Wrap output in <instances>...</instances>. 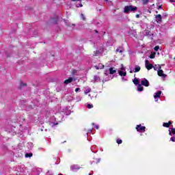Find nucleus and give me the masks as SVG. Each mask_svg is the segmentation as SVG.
I'll use <instances>...</instances> for the list:
<instances>
[{"label":"nucleus","instance_id":"1","mask_svg":"<svg viewBox=\"0 0 175 175\" xmlns=\"http://www.w3.org/2000/svg\"><path fill=\"white\" fill-rule=\"evenodd\" d=\"M137 10V7L133 5H126L124 7V12L125 13H129V12H136Z\"/></svg>","mask_w":175,"mask_h":175},{"label":"nucleus","instance_id":"2","mask_svg":"<svg viewBox=\"0 0 175 175\" xmlns=\"http://www.w3.org/2000/svg\"><path fill=\"white\" fill-rule=\"evenodd\" d=\"M137 132H146V126H142V124H138L136 126Z\"/></svg>","mask_w":175,"mask_h":175},{"label":"nucleus","instance_id":"3","mask_svg":"<svg viewBox=\"0 0 175 175\" xmlns=\"http://www.w3.org/2000/svg\"><path fill=\"white\" fill-rule=\"evenodd\" d=\"M141 85H144V87H149L150 86V82H148V80H147L146 78H144L141 81Z\"/></svg>","mask_w":175,"mask_h":175},{"label":"nucleus","instance_id":"4","mask_svg":"<svg viewBox=\"0 0 175 175\" xmlns=\"http://www.w3.org/2000/svg\"><path fill=\"white\" fill-rule=\"evenodd\" d=\"M157 75L158 76H159V77H163L164 79H165V77H167V75H166V74H163V70H159L157 71Z\"/></svg>","mask_w":175,"mask_h":175},{"label":"nucleus","instance_id":"5","mask_svg":"<svg viewBox=\"0 0 175 175\" xmlns=\"http://www.w3.org/2000/svg\"><path fill=\"white\" fill-rule=\"evenodd\" d=\"M155 21L159 24H161L162 23V16L161 14L155 15Z\"/></svg>","mask_w":175,"mask_h":175},{"label":"nucleus","instance_id":"6","mask_svg":"<svg viewBox=\"0 0 175 175\" xmlns=\"http://www.w3.org/2000/svg\"><path fill=\"white\" fill-rule=\"evenodd\" d=\"M162 94V91H158L155 93L154 95V99H157V98H161V95Z\"/></svg>","mask_w":175,"mask_h":175},{"label":"nucleus","instance_id":"7","mask_svg":"<svg viewBox=\"0 0 175 175\" xmlns=\"http://www.w3.org/2000/svg\"><path fill=\"white\" fill-rule=\"evenodd\" d=\"M170 125H172V121H169L168 122H164L163 124V126H164V128H170Z\"/></svg>","mask_w":175,"mask_h":175},{"label":"nucleus","instance_id":"8","mask_svg":"<svg viewBox=\"0 0 175 175\" xmlns=\"http://www.w3.org/2000/svg\"><path fill=\"white\" fill-rule=\"evenodd\" d=\"M94 67L96 68V69H97V70H98V69H104L105 65L102 64H98L97 66H95Z\"/></svg>","mask_w":175,"mask_h":175},{"label":"nucleus","instance_id":"9","mask_svg":"<svg viewBox=\"0 0 175 175\" xmlns=\"http://www.w3.org/2000/svg\"><path fill=\"white\" fill-rule=\"evenodd\" d=\"M72 81H73V78L70 77L68 79H66L64 81V84H66V85L70 84V83H72Z\"/></svg>","mask_w":175,"mask_h":175},{"label":"nucleus","instance_id":"10","mask_svg":"<svg viewBox=\"0 0 175 175\" xmlns=\"http://www.w3.org/2000/svg\"><path fill=\"white\" fill-rule=\"evenodd\" d=\"M79 169H80V167L77 165H75L71 167V170H72V172H75V170H79Z\"/></svg>","mask_w":175,"mask_h":175},{"label":"nucleus","instance_id":"11","mask_svg":"<svg viewBox=\"0 0 175 175\" xmlns=\"http://www.w3.org/2000/svg\"><path fill=\"white\" fill-rule=\"evenodd\" d=\"M146 36L150 38V39H152V36H154V34L152 33L150 31H148L146 33Z\"/></svg>","mask_w":175,"mask_h":175},{"label":"nucleus","instance_id":"12","mask_svg":"<svg viewBox=\"0 0 175 175\" xmlns=\"http://www.w3.org/2000/svg\"><path fill=\"white\" fill-rule=\"evenodd\" d=\"M146 68L148 70H151V69L154 68V66L152 65V64H149L146 66Z\"/></svg>","mask_w":175,"mask_h":175},{"label":"nucleus","instance_id":"13","mask_svg":"<svg viewBox=\"0 0 175 175\" xmlns=\"http://www.w3.org/2000/svg\"><path fill=\"white\" fill-rule=\"evenodd\" d=\"M140 66H135V68H134V73H137V72H140Z\"/></svg>","mask_w":175,"mask_h":175},{"label":"nucleus","instance_id":"14","mask_svg":"<svg viewBox=\"0 0 175 175\" xmlns=\"http://www.w3.org/2000/svg\"><path fill=\"white\" fill-rule=\"evenodd\" d=\"M144 90V88L142 86V84H138L137 85V91L142 92Z\"/></svg>","mask_w":175,"mask_h":175},{"label":"nucleus","instance_id":"15","mask_svg":"<svg viewBox=\"0 0 175 175\" xmlns=\"http://www.w3.org/2000/svg\"><path fill=\"white\" fill-rule=\"evenodd\" d=\"M117 70H113V68H109V75H114V73H116Z\"/></svg>","mask_w":175,"mask_h":175},{"label":"nucleus","instance_id":"16","mask_svg":"<svg viewBox=\"0 0 175 175\" xmlns=\"http://www.w3.org/2000/svg\"><path fill=\"white\" fill-rule=\"evenodd\" d=\"M133 83H134V84H135V85H139V79H134V80L133 81Z\"/></svg>","mask_w":175,"mask_h":175},{"label":"nucleus","instance_id":"17","mask_svg":"<svg viewBox=\"0 0 175 175\" xmlns=\"http://www.w3.org/2000/svg\"><path fill=\"white\" fill-rule=\"evenodd\" d=\"M119 75L120 76H126V72H124V71H119Z\"/></svg>","mask_w":175,"mask_h":175},{"label":"nucleus","instance_id":"18","mask_svg":"<svg viewBox=\"0 0 175 175\" xmlns=\"http://www.w3.org/2000/svg\"><path fill=\"white\" fill-rule=\"evenodd\" d=\"M33 154L32 153H26L25 158H31Z\"/></svg>","mask_w":175,"mask_h":175},{"label":"nucleus","instance_id":"19","mask_svg":"<svg viewBox=\"0 0 175 175\" xmlns=\"http://www.w3.org/2000/svg\"><path fill=\"white\" fill-rule=\"evenodd\" d=\"M21 87H27V83L21 82V85H20V88H19L20 90H21Z\"/></svg>","mask_w":175,"mask_h":175},{"label":"nucleus","instance_id":"20","mask_svg":"<svg viewBox=\"0 0 175 175\" xmlns=\"http://www.w3.org/2000/svg\"><path fill=\"white\" fill-rule=\"evenodd\" d=\"M143 5H147L150 0H142Z\"/></svg>","mask_w":175,"mask_h":175},{"label":"nucleus","instance_id":"21","mask_svg":"<svg viewBox=\"0 0 175 175\" xmlns=\"http://www.w3.org/2000/svg\"><path fill=\"white\" fill-rule=\"evenodd\" d=\"M81 18L83 21H85V16H84L83 14H81Z\"/></svg>","mask_w":175,"mask_h":175},{"label":"nucleus","instance_id":"22","mask_svg":"<svg viewBox=\"0 0 175 175\" xmlns=\"http://www.w3.org/2000/svg\"><path fill=\"white\" fill-rule=\"evenodd\" d=\"M150 58L151 59H154V58H155V53H152L150 55Z\"/></svg>","mask_w":175,"mask_h":175},{"label":"nucleus","instance_id":"23","mask_svg":"<svg viewBox=\"0 0 175 175\" xmlns=\"http://www.w3.org/2000/svg\"><path fill=\"white\" fill-rule=\"evenodd\" d=\"M94 105L92 104H88V109H92Z\"/></svg>","mask_w":175,"mask_h":175},{"label":"nucleus","instance_id":"24","mask_svg":"<svg viewBox=\"0 0 175 175\" xmlns=\"http://www.w3.org/2000/svg\"><path fill=\"white\" fill-rule=\"evenodd\" d=\"M171 131V133L173 134V135H175V129L174 128H172L170 129Z\"/></svg>","mask_w":175,"mask_h":175},{"label":"nucleus","instance_id":"25","mask_svg":"<svg viewBox=\"0 0 175 175\" xmlns=\"http://www.w3.org/2000/svg\"><path fill=\"white\" fill-rule=\"evenodd\" d=\"M116 143H118V144H122V139H117Z\"/></svg>","mask_w":175,"mask_h":175},{"label":"nucleus","instance_id":"26","mask_svg":"<svg viewBox=\"0 0 175 175\" xmlns=\"http://www.w3.org/2000/svg\"><path fill=\"white\" fill-rule=\"evenodd\" d=\"M154 51H158V50H159V46L157 45V46H154Z\"/></svg>","mask_w":175,"mask_h":175},{"label":"nucleus","instance_id":"27","mask_svg":"<svg viewBox=\"0 0 175 175\" xmlns=\"http://www.w3.org/2000/svg\"><path fill=\"white\" fill-rule=\"evenodd\" d=\"M99 79V77H98L97 75H94V80L95 81H97V80Z\"/></svg>","mask_w":175,"mask_h":175},{"label":"nucleus","instance_id":"28","mask_svg":"<svg viewBox=\"0 0 175 175\" xmlns=\"http://www.w3.org/2000/svg\"><path fill=\"white\" fill-rule=\"evenodd\" d=\"M90 92H91V90L87 89V90H85V94L87 95V94H88V93Z\"/></svg>","mask_w":175,"mask_h":175},{"label":"nucleus","instance_id":"29","mask_svg":"<svg viewBox=\"0 0 175 175\" xmlns=\"http://www.w3.org/2000/svg\"><path fill=\"white\" fill-rule=\"evenodd\" d=\"M171 142H175V136L170 138Z\"/></svg>","mask_w":175,"mask_h":175},{"label":"nucleus","instance_id":"30","mask_svg":"<svg viewBox=\"0 0 175 175\" xmlns=\"http://www.w3.org/2000/svg\"><path fill=\"white\" fill-rule=\"evenodd\" d=\"M77 8H83V4L80 3L79 5H77Z\"/></svg>","mask_w":175,"mask_h":175},{"label":"nucleus","instance_id":"31","mask_svg":"<svg viewBox=\"0 0 175 175\" xmlns=\"http://www.w3.org/2000/svg\"><path fill=\"white\" fill-rule=\"evenodd\" d=\"M145 63H146V65H150V62L148 60H146Z\"/></svg>","mask_w":175,"mask_h":175},{"label":"nucleus","instance_id":"32","mask_svg":"<svg viewBox=\"0 0 175 175\" xmlns=\"http://www.w3.org/2000/svg\"><path fill=\"white\" fill-rule=\"evenodd\" d=\"M135 17H136V18H140V15L139 14H137L135 15Z\"/></svg>","mask_w":175,"mask_h":175},{"label":"nucleus","instance_id":"33","mask_svg":"<svg viewBox=\"0 0 175 175\" xmlns=\"http://www.w3.org/2000/svg\"><path fill=\"white\" fill-rule=\"evenodd\" d=\"M80 91V88H77L75 89V92H79Z\"/></svg>","mask_w":175,"mask_h":175},{"label":"nucleus","instance_id":"34","mask_svg":"<svg viewBox=\"0 0 175 175\" xmlns=\"http://www.w3.org/2000/svg\"><path fill=\"white\" fill-rule=\"evenodd\" d=\"M169 135H170V136H172V135H173L172 131H170V129H169Z\"/></svg>","mask_w":175,"mask_h":175},{"label":"nucleus","instance_id":"35","mask_svg":"<svg viewBox=\"0 0 175 175\" xmlns=\"http://www.w3.org/2000/svg\"><path fill=\"white\" fill-rule=\"evenodd\" d=\"M77 71L76 70H72V75H75V73L77 72Z\"/></svg>","mask_w":175,"mask_h":175},{"label":"nucleus","instance_id":"36","mask_svg":"<svg viewBox=\"0 0 175 175\" xmlns=\"http://www.w3.org/2000/svg\"><path fill=\"white\" fill-rule=\"evenodd\" d=\"M72 2H76V1H78L79 2H81V0H71Z\"/></svg>","mask_w":175,"mask_h":175},{"label":"nucleus","instance_id":"37","mask_svg":"<svg viewBox=\"0 0 175 175\" xmlns=\"http://www.w3.org/2000/svg\"><path fill=\"white\" fill-rule=\"evenodd\" d=\"M116 51H117V52L119 51V53H122V51H121V50L120 51V49H116Z\"/></svg>","mask_w":175,"mask_h":175},{"label":"nucleus","instance_id":"38","mask_svg":"<svg viewBox=\"0 0 175 175\" xmlns=\"http://www.w3.org/2000/svg\"><path fill=\"white\" fill-rule=\"evenodd\" d=\"M158 69L159 70H161V69H162V67L161 66H159Z\"/></svg>","mask_w":175,"mask_h":175},{"label":"nucleus","instance_id":"39","mask_svg":"<svg viewBox=\"0 0 175 175\" xmlns=\"http://www.w3.org/2000/svg\"><path fill=\"white\" fill-rule=\"evenodd\" d=\"M158 9H162V5H159Z\"/></svg>","mask_w":175,"mask_h":175},{"label":"nucleus","instance_id":"40","mask_svg":"<svg viewBox=\"0 0 175 175\" xmlns=\"http://www.w3.org/2000/svg\"><path fill=\"white\" fill-rule=\"evenodd\" d=\"M170 2H175V0H170Z\"/></svg>","mask_w":175,"mask_h":175},{"label":"nucleus","instance_id":"41","mask_svg":"<svg viewBox=\"0 0 175 175\" xmlns=\"http://www.w3.org/2000/svg\"><path fill=\"white\" fill-rule=\"evenodd\" d=\"M96 129H99V126H96Z\"/></svg>","mask_w":175,"mask_h":175},{"label":"nucleus","instance_id":"42","mask_svg":"<svg viewBox=\"0 0 175 175\" xmlns=\"http://www.w3.org/2000/svg\"><path fill=\"white\" fill-rule=\"evenodd\" d=\"M96 33H98V30H94Z\"/></svg>","mask_w":175,"mask_h":175},{"label":"nucleus","instance_id":"43","mask_svg":"<svg viewBox=\"0 0 175 175\" xmlns=\"http://www.w3.org/2000/svg\"><path fill=\"white\" fill-rule=\"evenodd\" d=\"M105 2H109V0H104Z\"/></svg>","mask_w":175,"mask_h":175},{"label":"nucleus","instance_id":"44","mask_svg":"<svg viewBox=\"0 0 175 175\" xmlns=\"http://www.w3.org/2000/svg\"><path fill=\"white\" fill-rule=\"evenodd\" d=\"M121 69H122V70H124V67H122V68H121Z\"/></svg>","mask_w":175,"mask_h":175},{"label":"nucleus","instance_id":"45","mask_svg":"<svg viewBox=\"0 0 175 175\" xmlns=\"http://www.w3.org/2000/svg\"><path fill=\"white\" fill-rule=\"evenodd\" d=\"M155 70H157V68L155 67H153Z\"/></svg>","mask_w":175,"mask_h":175},{"label":"nucleus","instance_id":"46","mask_svg":"<svg viewBox=\"0 0 175 175\" xmlns=\"http://www.w3.org/2000/svg\"><path fill=\"white\" fill-rule=\"evenodd\" d=\"M130 73H133V71H130Z\"/></svg>","mask_w":175,"mask_h":175},{"label":"nucleus","instance_id":"47","mask_svg":"<svg viewBox=\"0 0 175 175\" xmlns=\"http://www.w3.org/2000/svg\"><path fill=\"white\" fill-rule=\"evenodd\" d=\"M94 57H96V53H95Z\"/></svg>","mask_w":175,"mask_h":175},{"label":"nucleus","instance_id":"48","mask_svg":"<svg viewBox=\"0 0 175 175\" xmlns=\"http://www.w3.org/2000/svg\"><path fill=\"white\" fill-rule=\"evenodd\" d=\"M156 13L158 14V11H156Z\"/></svg>","mask_w":175,"mask_h":175},{"label":"nucleus","instance_id":"49","mask_svg":"<svg viewBox=\"0 0 175 175\" xmlns=\"http://www.w3.org/2000/svg\"><path fill=\"white\" fill-rule=\"evenodd\" d=\"M72 25L75 27V24H72Z\"/></svg>","mask_w":175,"mask_h":175},{"label":"nucleus","instance_id":"50","mask_svg":"<svg viewBox=\"0 0 175 175\" xmlns=\"http://www.w3.org/2000/svg\"><path fill=\"white\" fill-rule=\"evenodd\" d=\"M90 132H92V130H90Z\"/></svg>","mask_w":175,"mask_h":175},{"label":"nucleus","instance_id":"51","mask_svg":"<svg viewBox=\"0 0 175 175\" xmlns=\"http://www.w3.org/2000/svg\"><path fill=\"white\" fill-rule=\"evenodd\" d=\"M59 175H63L62 174H59Z\"/></svg>","mask_w":175,"mask_h":175},{"label":"nucleus","instance_id":"52","mask_svg":"<svg viewBox=\"0 0 175 175\" xmlns=\"http://www.w3.org/2000/svg\"><path fill=\"white\" fill-rule=\"evenodd\" d=\"M96 53H99V51H96Z\"/></svg>","mask_w":175,"mask_h":175}]
</instances>
